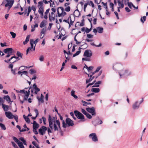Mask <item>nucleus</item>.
Instances as JSON below:
<instances>
[{
  "instance_id": "nucleus-63",
  "label": "nucleus",
  "mask_w": 148,
  "mask_h": 148,
  "mask_svg": "<svg viewBox=\"0 0 148 148\" xmlns=\"http://www.w3.org/2000/svg\"><path fill=\"white\" fill-rule=\"evenodd\" d=\"M82 112L85 115H86L87 113L86 110L83 109H82Z\"/></svg>"
},
{
  "instance_id": "nucleus-49",
  "label": "nucleus",
  "mask_w": 148,
  "mask_h": 148,
  "mask_svg": "<svg viewBox=\"0 0 148 148\" xmlns=\"http://www.w3.org/2000/svg\"><path fill=\"white\" fill-rule=\"evenodd\" d=\"M89 58L87 57V58H83L82 59V60L83 61H90V59Z\"/></svg>"
},
{
  "instance_id": "nucleus-40",
  "label": "nucleus",
  "mask_w": 148,
  "mask_h": 148,
  "mask_svg": "<svg viewBox=\"0 0 148 148\" xmlns=\"http://www.w3.org/2000/svg\"><path fill=\"white\" fill-rule=\"evenodd\" d=\"M19 140L23 142V144L25 145H27L26 141L23 138L21 137L19 138Z\"/></svg>"
},
{
  "instance_id": "nucleus-37",
  "label": "nucleus",
  "mask_w": 148,
  "mask_h": 148,
  "mask_svg": "<svg viewBox=\"0 0 148 148\" xmlns=\"http://www.w3.org/2000/svg\"><path fill=\"white\" fill-rule=\"evenodd\" d=\"M48 2L50 3V5L52 7H55V5L54 4V2L52 1V0H49V1H48Z\"/></svg>"
},
{
  "instance_id": "nucleus-52",
  "label": "nucleus",
  "mask_w": 148,
  "mask_h": 148,
  "mask_svg": "<svg viewBox=\"0 0 148 148\" xmlns=\"http://www.w3.org/2000/svg\"><path fill=\"white\" fill-rule=\"evenodd\" d=\"M30 71V74H31L35 73L36 72V71L33 69H31Z\"/></svg>"
},
{
  "instance_id": "nucleus-21",
  "label": "nucleus",
  "mask_w": 148,
  "mask_h": 148,
  "mask_svg": "<svg viewBox=\"0 0 148 148\" xmlns=\"http://www.w3.org/2000/svg\"><path fill=\"white\" fill-rule=\"evenodd\" d=\"M37 98L39 101L41 103L43 102V99L44 98V96L42 94H41L40 98H39V97H37Z\"/></svg>"
},
{
  "instance_id": "nucleus-35",
  "label": "nucleus",
  "mask_w": 148,
  "mask_h": 148,
  "mask_svg": "<svg viewBox=\"0 0 148 148\" xmlns=\"http://www.w3.org/2000/svg\"><path fill=\"white\" fill-rule=\"evenodd\" d=\"M38 39H37L36 40H35L34 41V40L33 39H31L30 40V42H33V45L34 44H35V46H36V45L38 42Z\"/></svg>"
},
{
  "instance_id": "nucleus-15",
  "label": "nucleus",
  "mask_w": 148,
  "mask_h": 148,
  "mask_svg": "<svg viewBox=\"0 0 148 148\" xmlns=\"http://www.w3.org/2000/svg\"><path fill=\"white\" fill-rule=\"evenodd\" d=\"M86 109L88 112L91 113L92 115L95 116V109L94 107H92L91 108H86Z\"/></svg>"
},
{
  "instance_id": "nucleus-29",
  "label": "nucleus",
  "mask_w": 148,
  "mask_h": 148,
  "mask_svg": "<svg viewBox=\"0 0 148 148\" xmlns=\"http://www.w3.org/2000/svg\"><path fill=\"white\" fill-rule=\"evenodd\" d=\"M74 14L76 16L78 17L79 16L80 13L78 10H76L74 12Z\"/></svg>"
},
{
  "instance_id": "nucleus-6",
  "label": "nucleus",
  "mask_w": 148,
  "mask_h": 148,
  "mask_svg": "<svg viewBox=\"0 0 148 148\" xmlns=\"http://www.w3.org/2000/svg\"><path fill=\"white\" fill-rule=\"evenodd\" d=\"M52 12L50 13L49 15V18L50 21H54L56 18L57 17V15H55L54 13L56 12V9L54 8H52L51 9Z\"/></svg>"
},
{
  "instance_id": "nucleus-9",
  "label": "nucleus",
  "mask_w": 148,
  "mask_h": 148,
  "mask_svg": "<svg viewBox=\"0 0 148 148\" xmlns=\"http://www.w3.org/2000/svg\"><path fill=\"white\" fill-rule=\"evenodd\" d=\"M74 113L77 118L81 120V121L82 122L85 121L84 116L81 113L78 111L76 110L74 111Z\"/></svg>"
},
{
  "instance_id": "nucleus-47",
  "label": "nucleus",
  "mask_w": 148,
  "mask_h": 148,
  "mask_svg": "<svg viewBox=\"0 0 148 148\" xmlns=\"http://www.w3.org/2000/svg\"><path fill=\"white\" fill-rule=\"evenodd\" d=\"M71 8L70 6H68L66 7L64 10L67 12H69L70 11Z\"/></svg>"
},
{
  "instance_id": "nucleus-54",
  "label": "nucleus",
  "mask_w": 148,
  "mask_h": 148,
  "mask_svg": "<svg viewBox=\"0 0 148 148\" xmlns=\"http://www.w3.org/2000/svg\"><path fill=\"white\" fill-rule=\"evenodd\" d=\"M31 10V7L29 6L28 8V12L27 14V16H28L29 13L30 12Z\"/></svg>"
},
{
  "instance_id": "nucleus-10",
  "label": "nucleus",
  "mask_w": 148,
  "mask_h": 148,
  "mask_svg": "<svg viewBox=\"0 0 148 148\" xmlns=\"http://www.w3.org/2000/svg\"><path fill=\"white\" fill-rule=\"evenodd\" d=\"M143 99L142 98L140 102L137 101H135L132 105L133 109L134 110L138 109L139 108L140 104L143 102Z\"/></svg>"
},
{
  "instance_id": "nucleus-46",
  "label": "nucleus",
  "mask_w": 148,
  "mask_h": 148,
  "mask_svg": "<svg viewBox=\"0 0 148 148\" xmlns=\"http://www.w3.org/2000/svg\"><path fill=\"white\" fill-rule=\"evenodd\" d=\"M10 33L11 35L12 36V38H14L16 37V34L15 33L13 32H10Z\"/></svg>"
},
{
  "instance_id": "nucleus-4",
  "label": "nucleus",
  "mask_w": 148,
  "mask_h": 148,
  "mask_svg": "<svg viewBox=\"0 0 148 148\" xmlns=\"http://www.w3.org/2000/svg\"><path fill=\"white\" fill-rule=\"evenodd\" d=\"M49 8L47 9L44 12V8H40L38 9V12L41 18H44L45 19L47 20L48 18V15L49 12Z\"/></svg>"
},
{
  "instance_id": "nucleus-24",
  "label": "nucleus",
  "mask_w": 148,
  "mask_h": 148,
  "mask_svg": "<svg viewBox=\"0 0 148 148\" xmlns=\"http://www.w3.org/2000/svg\"><path fill=\"white\" fill-rule=\"evenodd\" d=\"M14 58L16 60H13V63L15 62L16 61H17L20 59L18 57H17L16 56H13L9 60V61H10L11 60H12Z\"/></svg>"
},
{
  "instance_id": "nucleus-64",
  "label": "nucleus",
  "mask_w": 148,
  "mask_h": 148,
  "mask_svg": "<svg viewBox=\"0 0 148 148\" xmlns=\"http://www.w3.org/2000/svg\"><path fill=\"white\" fill-rule=\"evenodd\" d=\"M39 60L41 61H42L44 60V57L43 56H40L39 58Z\"/></svg>"
},
{
  "instance_id": "nucleus-50",
  "label": "nucleus",
  "mask_w": 148,
  "mask_h": 148,
  "mask_svg": "<svg viewBox=\"0 0 148 148\" xmlns=\"http://www.w3.org/2000/svg\"><path fill=\"white\" fill-rule=\"evenodd\" d=\"M89 5H91L92 8L94 7V5L92 1H90L89 2Z\"/></svg>"
},
{
  "instance_id": "nucleus-17",
  "label": "nucleus",
  "mask_w": 148,
  "mask_h": 148,
  "mask_svg": "<svg viewBox=\"0 0 148 148\" xmlns=\"http://www.w3.org/2000/svg\"><path fill=\"white\" fill-rule=\"evenodd\" d=\"M6 117L10 119H12L15 115H13L10 112H5Z\"/></svg>"
},
{
  "instance_id": "nucleus-14",
  "label": "nucleus",
  "mask_w": 148,
  "mask_h": 148,
  "mask_svg": "<svg viewBox=\"0 0 148 148\" xmlns=\"http://www.w3.org/2000/svg\"><path fill=\"white\" fill-rule=\"evenodd\" d=\"M48 1L46 0H43L42 1H41L38 2V9L40 8H44L43 6V3L47 4L48 3Z\"/></svg>"
},
{
  "instance_id": "nucleus-1",
  "label": "nucleus",
  "mask_w": 148,
  "mask_h": 148,
  "mask_svg": "<svg viewBox=\"0 0 148 148\" xmlns=\"http://www.w3.org/2000/svg\"><path fill=\"white\" fill-rule=\"evenodd\" d=\"M48 120L49 127L47 128L45 126H42L38 130L39 133L41 135L45 134L47 130L49 135L52 132V130L55 132L61 130L60 121L57 119L56 117L52 116L50 115H49Z\"/></svg>"
},
{
  "instance_id": "nucleus-19",
  "label": "nucleus",
  "mask_w": 148,
  "mask_h": 148,
  "mask_svg": "<svg viewBox=\"0 0 148 148\" xmlns=\"http://www.w3.org/2000/svg\"><path fill=\"white\" fill-rule=\"evenodd\" d=\"M47 31L46 28H43L41 30L40 32V38H42L44 35V34Z\"/></svg>"
},
{
  "instance_id": "nucleus-11",
  "label": "nucleus",
  "mask_w": 148,
  "mask_h": 148,
  "mask_svg": "<svg viewBox=\"0 0 148 148\" xmlns=\"http://www.w3.org/2000/svg\"><path fill=\"white\" fill-rule=\"evenodd\" d=\"M89 138L91 139L94 142L97 141L98 140L97 136L95 133L90 134L89 136Z\"/></svg>"
},
{
  "instance_id": "nucleus-57",
  "label": "nucleus",
  "mask_w": 148,
  "mask_h": 148,
  "mask_svg": "<svg viewBox=\"0 0 148 148\" xmlns=\"http://www.w3.org/2000/svg\"><path fill=\"white\" fill-rule=\"evenodd\" d=\"M101 66H98V67L96 69V70L95 72H98L99 70L101 69Z\"/></svg>"
},
{
  "instance_id": "nucleus-59",
  "label": "nucleus",
  "mask_w": 148,
  "mask_h": 148,
  "mask_svg": "<svg viewBox=\"0 0 148 148\" xmlns=\"http://www.w3.org/2000/svg\"><path fill=\"white\" fill-rule=\"evenodd\" d=\"M82 102L83 103L85 104L86 105H89L91 104V103H88L83 100L82 101Z\"/></svg>"
},
{
  "instance_id": "nucleus-18",
  "label": "nucleus",
  "mask_w": 148,
  "mask_h": 148,
  "mask_svg": "<svg viewBox=\"0 0 148 148\" xmlns=\"http://www.w3.org/2000/svg\"><path fill=\"white\" fill-rule=\"evenodd\" d=\"M12 48H8L5 49L3 51L5 53H12Z\"/></svg>"
},
{
  "instance_id": "nucleus-61",
  "label": "nucleus",
  "mask_w": 148,
  "mask_h": 148,
  "mask_svg": "<svg viewBox=\"0 0 148 148\" xmlns=\"http://www.w3.org/2000/svg\"><path fill=\"white\" fill-rule=\"evenodd\" d=\"M32 51V49H31L30 48H28L26 51V54H27L29 52Z\"/></svg>"
},
{
  "instance_id": "nucleus-2",
  "label": "nucleus",
  "mask_w": 148,
  "mask_h": 148,
  "mask_svg": "<svg viewBox=\"0 0 148 148\" xmlns=\"http://www.w3.org/2000/svg\"><path fill=\"white\" fill-rule=\"evenodd\" d=\"M31 88H29V89L28 88H26L25 89L21 90L20 91H18L16 90V91L17 92H20L21 94V95L24 97V100H27L28 98L29 95V90Z\"/></svg>"
},
{
  "instance_id": "nucleus-32",
  "label": "nucleus",
  "mask_w": 148,
  "mask_h": 148,
  "mask_svg": "<svg viewBox=\"0 0 148 148\" xmlns=\"http://www.w3.org/2000/svg\"><path fill=\"white\" fill-rule=\"evenodd\" d=\"M75 91L74 90H72L71 92V95L74 98L76 99H77L78 97L77 96L75 95Z\"/></svg>"
},
{
  "instance_id": "nucleus-51",
  "label": "nucleus",
  "mask_w": 148,
  "mask_h": 148,
  "mask_svg": "<svg viewBox=\"0 0 148 148\" xmlns=\"http://www.w3.org/2000/svg\"><path fill=\"white\" fill-rule=\"evenodd\" d=\"M85 115L86 116L87 118L89 119H91L92 118L91 115L88 113Z\"/></svg>"
},
{
  "instance_id": "nucleus-33",
  "label": "nucleus",
  "mask_w": 148,
  "mask_h": 148,
  "mask_svg": "<svg viewBox=\"0 0 148 148\" xmlns=\"http://www.w3.org/2000/svg\"><path fill=\"white\" fill-rule=\"evenodd\" d=\"M118 5L119 7H120V8L121 7V8H123L124 7V4L123 3H121V1L120 0H118Z\"/></svg>"
},
{
  "instance_id": "nucleus-55",
  "label": "nucleus",
  "mask_w": 148,
  "mask_h": 148,
  "mask_svg": "<svg viewBox=\"0 0 148 148\" xmlns=\"http://www.w3.org/2000/svg\"><path fill=\"white\" fill-rule=\"evenodd\" d=\"M87 36L88 38H91L93 37V35L90 34H88L87 35Z\"/></svg>"
},
{
  "instance_id": "nucleus-45",
  "label": "nucleus",
  "mask_w": 148,
  "mask_h": 148,
  "mask_svg": "<svg viewBox=\"0 0 148 148\" xmlns=\"http://www.w3.org/2000/svg\"><path fill=\"white\" fill-rule=\"evenodd\" d=\"M0 126L1 128V129L2 130H6V127H5V125L3 124L2 123H0Z\"/></svg>"
},
{
  "instance_id": "nucleus-5",
  "label": "nucleus",
  "mask_w": 148,
  "mask_h": 148,
  "mask_svg": "<svg viewBox=\"0 0 148 148\" xmlns=\"http://www.w3.org/2000/svg\"><path fill=\"white\" fill-rule=\"evenodd\" d=\"M57 16L59 17H63L66 14L63 8L62 7H58L57 8Z\"/></svg>"
},
{
  "instance_id": "nucleus-36",
  "label": "nucleus",
  "mask_w": 148,
  "mask_h": 148,
  "mask_svg": "<svg viewBox=\"0 0 148 148\" xmlns=\"http://www.w3.org/2000/svg\"><path fill=\"white\" fill-rule=\"evenodd\" d=\"M33 42H30V44L31 45V47H29V48H30L31 49H32V51H34L35 50V47L36 46H35L34 47V45H33Z\"/></svg>"
},
{
  "instance_id": "nucleus-23",
  "label": "nucleus",
  "mask_w": 148,
  "mask_h": 148,
  "mask_svg": "<svg viewBox=\"0 0 148 148\" xmlns=\"http://www.w3.org/2000/svg\"><path fill=\"white\" fill-rule=\"evenodd\" d=\"M46 21H45L44 20L42 21L40 25V27L41 28H42L45 26L46 25Z\"/></svg>"
},
{
  "instance_id": "nucleus-56",
  "label": "nucleus",
  "mask_w": 148,
  "mask_h": 148,
  "mask_svg": "<svg viewBox=\"0 0 148 148\" xmlns=\"http://www.w3.org/2000/svg\"><path fill=\"white\" fill-rule=\"evenodd\" d=\"M30 35H27L25 41H26L28 42L29 40L30 37Z\"/></svg>"
},
{
  "instance_id": "nucleus-25",
  "label": "nucleus",
  "mask_w": 148,
  "mask_h": 148,
  "mask_svg": "<svg viewBox=\"0 0 148 148\" xmlns=\"http://www.w3.org/2000/svg\"><path fill=\"white\" fill-rule=\"evenodd\" d=\"M100 90L99 88H92L91 91L95 93H97L100 91Z\"/></svg>"
},
{
  "instance_id": "nucleus-20",
  "label": "nucleus",
  "mask_w": 148,
  "mask_h": 148,
  "mask_svg": "<svg viewBox=\"0 0 148 148\" xmlns=\"http://www.w3.org/2000/svg\"><path fill=\"white\" fill-rule=\"evenodd\" d=\"M60 116V118L61 120L62 121V127H63L66 128L67 127V125L65 123L64 120H63V117L60 114H59Z\"/></svg>"
},
{
  "instance_id": "nucleus-22",
  "label": "nucleus",
  "mask_w": 148,
  "mask_h": 148,
  "mask_svg": "<svg viewBox=\"0 0 148 148\" xmlns=\"http://www.w3.org/2000/svg\"><path fill=\"white\" fill-rule=\"evenodd\" d=\"M121 66H122L121 64H116L113 65V69L114 70H116V69L117 68H120Z\"/></svg>"
},
{
  "instance_id": "nucleus-58",
  "label": "nucleus",
  "mask_w": 148,
  "mask_h": 148,
  "mask_svg": "<svg viewBox=\"0 0 148 148\" xmlns=\"http://www.w3.org/2000/svg\"><path fill=\"white\" fill-rule=\"evenodd\" d=\"M14 119L15 120L16 122L17 123H18V116L17 115H15V116H14Z\"/></svg>"
},
{
  "instance_id": "nucleus-38",
  "label": "nucleus",
  "mask_w": 148,
  "mask_h": 148,
  "mask_svg": "<svg viewBox=\"0 0 148 148\" xmlns=\"http://www.w3.org/2000/svg\"><path fill=\"white\" fill-rule=\"evenodd\" d=\"M79 50L77 51L76 53L73 55V57H75L78 55H79L81 53V51L80 50L81 48L80 47L79 48Z\"/></svg>"
},
{
  "instance_id": "nucleus-26",
  "label": "nucleus",
  "mask_w": 148,
  "mask_h": 148,
  "mask_svg": "<svg viewBox=\"0 0 148 148\" xmlns=\"http://www.w3.org/2000/svg\"><path fill=\"white\" fill-rule=\"evenodd\" d=\"M2 108L3 109L4 111H7L8 110L9 107L8 105H5L4 104H2Z\"/></svg>"
},
{
  "instance_id": "nucleus-42",
  "label": "nucleus",
  "mask_w": 148,
  "mask_h": 148,
  "mask_svg": "<svg viewBox=\"0 0 148 148\" xmlns=\"http://www.w3.org/2000/svg\"><path fill=\"white\" fill-rule=\"evenodd\" d=\"M128 5L129 7L131 9L132 8V6L133 5V4L131 2H129V1H127Z\"/></svg>"
},
{
  "instance_id": "nucleus-34",
  "label": "nucleus",
  "mask_w": 148,
  "mask_h": 148,
  "mask_svg": "<svg viewBox=\"0 0 148 148\" xmlns=\"http://www.w3.org/2000/svg\"><path fill=\"white\" fill-rule=\"evenodd\" d=\"M34 111L36 113V116H32V118L33 119H35L38 116V110L37 109H35L34 110Z\"/></svg>"
},
{
  "instance_id": "nucleus-28",
  "label": "nucleus",
  "mask_w": 148,
  "mask_h": 148,
  "mask_svg": "<svg viewBox=\"0 0 148 148\" xmlns=\"http://www.w3.org/2000/svg\"><path fill=\"white\" fill-rule=\"evenodd\" d=\"M3 98L4 99L6 100L8 103L11 101L10 98L8 95L4 96Z\"/></svg>"
},
{
  "instance_id": "nucleus-13",
  "label": "nucleus",
  "mask_w": 148,
  "mask_h": 148,
  "mask_svg": "<svg viewBox=\"0 0 148 148\" xmlns=\"http://www.w3.org/2000/svg\"><path fill=\"white\" fill-rule=\"evenodd\" d=\"M92 55V52L90 50H86L84 54V56L86 57L90 58Z\"/></svg>"
},
{
  "instance_id": "nucleus-3",
  "label": "nucleus",
  "mask_w": 148,
  "mask_h": 148,
  "mask_svg": "<svg viewBox=\"0 0 148 148\" xmlns=\"http://www.w3.org/2000/svg\"><path fill=\"white\" fill-rule=\"evenodd\" d=\"M120 78H125L131 75V72L123 68L119 72Z\"/></svg>"
},
{
  "instance_id": "nucleus-27",
  "label": "nucleus",
  "mask_w": 148,
  "mask_h": 148,
  "mask_svg": "<svg viewBox=\"0 0 148 148\" xmlns=\"http://www.w3.org/2000/svg\"><path fill=\"white\" fill-rule=\"evenodd\" d=\"M39 125L37 123L36 121H34L33 124V127L34 129H36L38 128Z\"/></svg>"
},
{
  "instance_id": "nucleus-53",
  "label": "nucleus",
  "mask_w": 148,
  "mask_h": 148,
  "mask_svg": "<svg viewBox=\"0 0 148 148\" xmlns=\"http://www.w3.org/2000/svg\"><path fill=\"white\" fill-rule=\"evenodd\" d=\"M93 66H90L89 67H88L87 70L88 72H90L93 69Z\"/></svg>"
},
{
  "instance_id": "nucleus-31",
  "label": "nucleus",
  "mask_w": 148,
  "mask_h": 148,
  "mask_svg": "<svg viewBox=\"0 0 148 148\" xmlns=\"http://www.w3.org/2000/svg\"><path fill=\"white\" fill-rule=\"evenodd\" d=\"M97 32L99 33H102L103 32V29L101 27H98L97 28Z\"/></svg>"
},
{
  "instance_id": "nucleus-43",
  "label": "nucleus",
  "mask_w": 148,
  "mask_h": 148,
  "mask_svg": "<svg viewBox=\"0 0 148 148\" xmlns=\"http://www.w3.org/2000/svg\"><path fill=\"white\" fill-rule=\"evenodd\" d=\"M146 19V16H144L141 18L140 19V21L142 23H144V22L145 21Z\"/></svg>"
},
{
  "instance_id": "nucleus-62",
  "label": "nucleus",
  "mask_w": 148,
  "mask_h": 148,
  "mask_svg": "<svg viewBox=\"0 0 148 148\" xmlns=\"http://www.w3.org/2000/svg\"><path fill=\"white\" fill-rule=\"evenodd\" d=\"M32 9L33 10L34 12H35L36 10V7L34 5H32L31 7Z\"/></svg>"
},
{
  "instance_id": "nucleus-44",
  "label": "nucleus",
  "mask_w": 148,
  "mask_h": 148,
  "mask_svg": "<svg viewBox=\"0 0 148 148\" xmlns=\"http://www.w3.org/2000/svg\"><path fill=\"white\" fill-rule=\"evenodd\" d=\"M16 55L18 57H20L22 59L23 54L20 53V52L18 51L16 53Z\"/></svg>"
},
{
  "instance_id": "nucleus-39",
  "label": "nucleus",
  "mask_w": 148,
  "mask_h": 148,
  "mask_svg": "<svg viewBox=\"0 0 148 148\" xmlns=\"http://www.w3.org/2000/svg\"><path fill=\"white\" fill-rule=\"evenodd\" d=\"M92 23H91V27L90 29H88V28H86L85 29V32L86 33H89L92 29Z\"/></svg>"
},
{
  "instance_id": "nucleus-30",
  "label": "nucleus",
  "mask_w": 148,
  "mask_h": 148,
  "mask_svg": "<svg viewBox=\"0 0 148 148\" xmlns=\"http://www.w3.org/2000/svg\"><path fill=\"white\" fill-rule=\"evenodd\" d=\"M23 118L28 123H29L30 122V121L29 118L28 116H25V115H24L23 116Z\"/></svg>"
},
{
  "instance_id": "nucleus-48",
  "label": "nucleus",
  "mask_w": 148,
  "mask_h": 148,
  "mask_svg": "<svg viewBox=\"0 0 148 148\" xmlns=\"http://www.w3.org/2000/svg\"><path fill=\"white\" fill-rule=\"evenodd\" d=\"M14 148H18V146L15 144L14 142H11Z\"/></svg>"
},
{
  "instance_id": "nucleus-8",
  "label": "nucleus",
  "mask_w": 148,
  "mask_h": 148,
  "mask_svg": "<svg viewBox=\"0 0 148 148\" xmlns=\"http://www.w3.org/2000/svg\"><path fill=\"white\" fill-rule=\"evenodd\" d=\"M31 92L32 96H33V94L36 95L38 92L40 91L39 88H38L36 84H34L32 86V87L31 88Z\"/></svg>"
},
{
  "instance_id": "nucleus-41",
  "label": "nucleus",
  "mask_w": 148,
  "mask_h": 148,
  "mask_svg": "<svg viewBox=\"0 0 148 148\" xmlns=\"http://www.w3.org/2000/svg\"><path fill=\"white\" fill-rule=\"evenodd\" d=\"M94 78L95 77L94 76H93L92 77H90V78L89 79H86V83L87 84L91 82Z\"/></svg>"
},
{
  "instance_id": "nucleus-12",
  "label": "nucleus",
  "mask_w": 148,
  "mask_h": 148,
  "mask_svg": "<svg viewBox=\"0 0 148 148\" xmlns=\"http://www.w3.org/2000/svg\"><path fill=\"white\" fill-rule=\"evenodd\" d=\"M13 140L18 144L20 148H24L23 143L21 142L18 139L15 137H13Z\"/></svg>"
},
{
  "instance_id": "nucleus-7",
  "label": "nucleus",
  "mask_w": 148,
  "mask_h": 148,
  "mask_svg": "<svg viewBox=\"0 0 148 148\" xmlns=\"http://www.w3.org/2000/svg\"><path fill=\"white\" fill-rule=\"evenodd\" d=\"M5 3V4L4 5L5 7H8V9L9 10L11 7L12 6L14 1V0H5L2 2L1 5H3V4L4 2Z\"/></svg>"
},
{
  "instance_id": "nucleus-16",
  "label": "nucleus",
  "mask_w": 148,
  "mask_h": 148,
  "mask_svg": "<svg viewBox=\"0 0 148 148\" xmlns=\"http://www.w3.org/2000/svg\"><path fill=\"white\" fill-rule=\"evenodd\" d=\"M66 125H67L69 126H72L74 125L73 121L69 118H67L66 119Z\"/></svg>"
},
{
  "instance_id": "nucleus-60",
  "label": "nucleus",
  "mask_w": 148,
  "mask_h": 148,
  "mask_svg": "<svg viewBox=\"0 0 148 148\" xmlns=\"http://www.w3.org/2000/svg\"><path fill=\"white\" fill-rule=\"evenodd\" d=\"M84 20H82L81 22V23H80L79 24V26H84Z\"/></svg>"
}]
</instances>
